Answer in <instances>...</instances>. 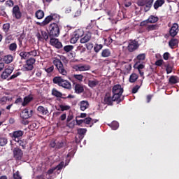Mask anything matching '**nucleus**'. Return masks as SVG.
<instances>
[{
    "instance_id": "de8ad7c7",
    "label": "nucleus",
    "mask_w": 179,
    "mask_h": 179,
    "mask_svg": "<svg viewBox=\"0 0 179 179\" xmlns=\"http://www.w3.org/2000/svg\"><path fill=\"white\" fill-rule=\"evenodd\" d=\"M45 71L47 72V73H52V72H54V65L46 66L45 68Z\"/></svg>"
},
{
    "instance_id": "a878e982",
    "label": "nucleus",
    "mask_w": 179,
    "mask_h": 179,
    "mask_svg": "<svg viewBox=\"0 0 179 179\" xmlns=\"http://www.w3.org/2000/svg\"><path fill=\"white\" fill-rule=\"evenodd\" d=\"M15 142L18 143L19 146L22 147V149H26V145H27V141L24 139H14Z\"/></svg>"
},
{
    "instance_id": "7ed1b4c3",
    "label": "nucleus",
    "mask_w": 179,
    "mask_h": 179,
    "mask_svg": "<svg viewBox=\"0 0 179 179\" xmlns=\"http://www.w3.org/2000/svg\"><path fill=\"white\" fill-rule=\"evenodd\" d=\"M53 64L55 65V66H56L59 73L63 75L64 76H66V75H68L66 65H64L61 59L55 57L53 59Z\"/></svg>"
},
{
    "instance_id": "c9c22d12",
    "label": "nucleus",
    "mask_w": 179,
    "mask_h": 179,
    "mask_svg": "<svg viewBox=\"0 0 179 179\" xmlns=\"http://www.w3.org/2000/svg\"><path fill=\"white\" fill-rule=\"evenodd\" d=\"M99 85V81L96 80H89L88 81V85L90 87H96V86H97Z\"/></svg>"
},
{
    "instance_id": "aec40b11",
    "label": "nucleus",
    "mask_w": 179,
    "mask_h": 179,
    "mask_svg": "<svg viewBox=\"0 0 179 179\" xmlns=\"http://www.w3.org/2000/svg\"><path fill=\"white\" fill-rule=\"evenodd\" d=\"M23 135H24V131L17 130L13 132L12 138L17 141V139H20V138H22Z\"/></svg>"
},
{
    "instance_id": "4d7b16f0",
    "label": "nucleus",
    "mask_w": 179,
    "mask_h": 179,
    "mask_svg": "<svg viewBox=\"0 0 179 179\" xmlns=\"http://www.w3.org/2000/svg\"><path fill=\"white\" fill-rule=\"evenodd\" d=\"M76 124V121L73 120L71 122H66V127H69V128H74Z\"/></svg>"
},
{
    "instance_id": "8fccbe9b",
    "label": "nucleus",
    "mask_w": 179,
    "mask_h": 179,
    "mask_svg": "<svg viewBox=\"0 0 179 179\" xmlns=\"http://www.w3.org/2000/svg\"><path fill=\"white\" fill-rule=\"evenodd\" d=\"M145 58L146 55L145 53L140 54L137 56V59H138V61H145Z\"/></svg>"
},
{
    "instance_id": "bf43d9fd",
    "label": "nucleus",
    "mask_w": 179,
    "mask_h": 179,
    "mask_svg": "<svg viewBox=\"0 0 179 179\" xmlns=\"http://www.w3.org/2000/svg\"><path fill=\"white\" fill-rule=\"evenodd\" d=\"M22 75V73L20 72H17L15 74H13L10 78H9V80H12V79H15V78H17V76Z\"/></svg>"
},
{
    "instance_id": "72a5a7b5",
    "label": "nucleus",
    "mask_w": 179,
    "mask_h": 179,
    "mask_svg": "<svg viewBox=\"0 0 179 179\" xmlns=\"http://www.w3.org/2000/svg\"><path fill=\"white\" fill-rule=\"evenodd\" d=\"M78 71H89L90 70V66L89 65H80L77 68Z\"/></svg>"
},
{
    "instance_id": "2f4dec72",
    "label": "nucleus",
    "mask_w": 179,
    "mask_h": 179,
    "mask_svg": "<svg viewBox=\"0 0 179 179\" xmlns=\"http://www.w3.org/2000/svg\"><path fill=\"white\" fill-rule=\"evenodd\" d=\"M3 61L6 64H10L13 61V56L12 55L4 56Z\"/></svg>"
},
{
    "instance_id": "5701e85b",
    "label": "nucleus",
    "mask_w": 179,
    "mask_h": 179,
    "mask_svg": "<svg viewBox=\"0 0 179 179\" xmlns=\"http://www.w3.org/2000/svg\"><path fill=\"white\" fill-rule=\"evenodd\" d=\"M101 56L102 58H108V57H111V50L108 48L102 50Z\"/></svg>"
},
{
    "instance_id": "393cba45",
    "label": "nucleus",
    "mask_w": 179,
    "mask_h": 179,
    "mask_svg": "<svg viewBox=\"0 0 179 179\" xmlns=\"http://www.w3.org/2000/svg\"><path fill=\"white\" fill-rule=\"evenodd\" d=\"M80 110L81 111H85V110H87V108H89V101H81L80 102Z\"/></svg>"
},
{
    "instance_id": "6e6d98bb",
    "label": "nucleus",
    "mask_w": 179,
    "mask_h": 179,
    "mask_svg": "<svg viewBox=\"0 0 179 179\" xmlns=\"http://www.w3.org/2000/svg\"><path fill=\"white\" fill-rule=\"evenodd\" d=\"M166 66V71L167 75H169V73H171L173 72V67H171V66H170L169 64H167Z\"/></svg>"
},
{
    "instance_id": "6ab92c4d",
    "label": "nucleus",
    "mask_w": 179,
    "mask_h": 179,
    "mask_svg": "<svg viewBox=\"0 0 179 179\" xmlns=\"http://www.w3.org/2000/svg\"><path fill=\"white\" fill-rule=\"evenodd\" d=\"M83 37L80 39L81 44H85V43H89L90 40L92 39V34L88 32L87 34H83Z\"/></svg>"
},
{
    "instance_id": "dca6fc26",
    "label": "nucleus",
    "mask_w": 179,
    "mask_h": 179,
    "mask_svg": "<svg viewBox=\"0 0 179 179\" xmlns=\"http://www.w3.org/2000/svg\"><path fill=\"white\" fill-rule=\"evenodd\" d=\"M14 69H15L13 68V66H8L6 69H5V70L3 71V73L1 75V79H8V78L10 76V74L12 73V72H13Z\"/></svg>"
},
{
    "instance_id": "bb28decb",
    "label": "nucleus",
    "mask_w": 179,
    "mask_h": 179,
    "mask_svg": "<svg viewBox=\"0 0 179 179\" xmlns=\"http://www.w3.org/2000/svg\"><path fill=\"white\" fill-rule=\"evenodd\" d=\"M138 63H136L135 65H134V68H136V69H138L139 73H140V76H143L144 75V73L143 71H142L141 69H143L145 68V65L144 64H138Z\"/></svg>"
},
{
    "instance_id": "1a4fd4ad",
    "label": "nucleus",
    "mask_w": 179,
    "mask_h": 179,
    "mask_svg": "<svg viewBox=\"0 0 179 179\" xmlns=\"http://www.w3.org/2000/svg\"><path fill=\"white\" fill-rule=\"evenodd\" d=\"M13 158L16 162H20L23 159V150L19 148H15L13 150Z\"/></svg>"
},
{
    "instance_id": "c85d7f7f",
    "label": "nucleus",
    "mask_w": 179,
    "mask_h": 179,
    "mask_svg": "<svg viewBox=\"0 0 179 179\" xmlns=\"http://www.w3.org/2000/svg\"><path fill=\"white\" fill-rule=\"evenodd\" d=\"M147 21L148 23H157V22H159V17L155 15H150Z\"/></svg>"
},
{
    "instance_id": "680f3d73",
    "label": "nucleus",
    "mask_w": 179,
    "mask_h": 179,
    "mask_svg": "<svg viewBox=\"0 0 179 179\" xmlns=\"http://www.w3.org/2000/svg\"><path fill=\"white\" fill-rule=\"evenodd\" d=\"M124 5L125 8H129V6L132 5V3L131 2V0H124Z\"/></svg>"
},
{
    "instance_id": "58836bf2",
    "label": "nucleus",
    "mask_w": 179,
    "mask_h": 179,
    "mask_svg": "<svg viewBox=\"0 0 179 179\" xmlns=\"http://www.w3.org/2000/svg\"><path fill=\"white\" fill-rule=\"evenodd\" d=\"M28 54L29 57H38V55H40V54H38V52H37V50L36 49L31 50V51L28 52Z\"/></svg>"
},
{
    "instance_id": "a211bd4d",
    "label": "nucleus",
    "mask_w": 179,
    "mask_h": 179,
    "mask_svg": "<svg viewBox=\"0 0 179 179\" xmlns=\"http://www.w3.org/2000/svg\"><path fill=\"white\" fill-rule=\"evenodd\" d=\"M75 93L77 94H80V93H83L85 92V87L82 84H79L77 83H73Z\"/></svg>"
},
{
    "instance_id": "13d9d810",
    "label": "nucleus",
    "mask_w": 179,
    "mask_h": 179,
    "mask_svg": "<svg viewBox=\"0 0 179 179\" xmlns=\"http://www.w3.org/2000/svg\"><path fill=\"white\" fill-rule=\"evenodd\" d=\"M6 5H7V6H9V8H12L15 5V3L13 0H8L6 1Z\"/></svg>"
},
{
    "instance_id": "c756f323",
    "label": "nucleus",
    "mask_w": 179,
    "mask_h": 179,
    "mask_svg": "<svg viewBox=\"0 0 179 179\" xmlns=\"http://www.w3.org/2000/svg\"><path fill=\"white\" fill-rule=\"evenodd\" d=\"M35 16L38 20L43 19L44 17V11L43 10H38L35 13Z\"/></svg>"
},
{
    "instance_id": "cd10ccee",
    "label": "nucleus",
    "mask_w": 179,
    "mask_h": 179,
    "mask_svg": "<svg viewBox=\"0 0 179 179\" xmlns=\"http://www.w3.org/2000/svg\"><path fill=\"white\" fill-rule=\"evenodd\" d=\"M32 100H33V97L30 96H25L24 98V101L22 103V107H26V106L28 105L29 103H30V101H31Z\"/></svg>"
},
{
    "instance_id": "49530a36",
    "label": "nucleus",
    "mask_w": 179,
    "mask_h": 179,
    "mask_svg": "<svg viewBox=\"0 0 179 179\" xmlns=\"http://www.w3.org/2000/svg\"><path fill=\"white\" fill-rule=\"evenodd\" d=\"M178 81L177 80V78H176V76H172L169 78V83H171V85H176V83H178Z\"/></svg>"
},
{
    "instance_id": "37998d69",
    "label": "nucleus",
    "mask_w": 179,
    "mask_h": 179,
    "mask_svg": "<svg viewBox=\"0 0 179 179\" xmlns=\"http://www.w3.org/2000/svg\"><path fill=\"white\" fill-rule=\"evenodd\" d=\"M72 50H73V45H67L64 47V50L65 51V52H71Z\"/></svg>"
},
{
    "instance_id": "39448f33",
    "label": "nucleus",
    "mask_w": 179,
    "mask_h": 179,
    "mask_svg": "<svg viewBox=\"0 0 179 179\" xmlns=\"http://www.w3.org/2000/svg\"><path fill=\"white\" fill-rule=\"evenodd\" d=\"M140 45L141 44H139L138 41L136 39H131L128 42L127 50L129 51V52H134V51H136V50L139 48Z\"/></svg>"
},
{
    "instance_id": "20e7f679",
    "label": "nucleus",
    "mask_w": 179,
    "mask_h": 179,
    "mask_svg": "<svg viewBox=\"0 0 179 179\" xmlns=\"http://www.w3.org/2000/svg\"><path fill=\"white\" fill-rule=\"evenodd\" d=\"M49 37H58L59 36V27L58 24L53 22L49 25Z\"/></svg>"
},
{
    "instance_id": "c03bdc74",
    "label": "nucleus",
    "mask_w": 179,
    "mask_h": 179,
    "mask_svg": "<svg viewBox=\"0 0 179 179\" xmlns=\"http://www.w3.org/2000/svg\"><path fill=\"white\" fill-rule=\"evenodd\" d=\"M8 48L10 51H16V50L17 49V45L16 44V43H13L9 45Z\"/></svg>"
},
{
    "instance_id": "7c9ffc66",
    "label": "nucleus",
    "mask_w": 179,
    "mask_h": 179,
    "mask_svg": "<svg viewBox=\"0 0 179 179\" xmlns=\"http://www.w3.org/2000/svg\"><path fill=\"white\" fill-rule=\"evenodd\" d=\"M138 78H139L138 74H136V73L131 74V76L129 77L130 83H135V82H136V80H138Z\"/></svg>"
},
{
    "instance_id": "0eeeda50",
    "label": "nucleus",
    "mask_w": 179,
    "mask_h": 179,
    "mask_svg": "<svg viewBox=\"0 0 179 179\" xmlns=\"http://www.w3.org/2000/svg\"><path fill=\"white\" fill-rule=\"evenodd\" d=\"M114 101H116L118 104V100L114 99V95L111 96V93L107 92L103 99V104H106L107 106H113V103H114Z\"/></svg>"
},
{
    "instance_id": "f03ea898",
    "label": "nucleus",
    "mask_w": 179,
    "mask_h": 179,
    "mask_svg": "<svg viewBox=\"0 0 179 179\" xmlns=\"http://www.w3.org/2000/svg\"><path fill=\"white\" fill-rule=\"evenodd\" d=\"M53 83H55V85H58V86L64 87V89H67L68 90L72 89L71 83L69 80L62 78L61 76L55 77L53 78Z\"/></svg>"
},
{
    "instance_id": "ddd939ff",
    "label": "nucleus",
    "mask_w": 179,
    "mask_h": 179,
    "mask_svg": "<svg viewBox=\"0 0 179 179\" xmlns=\"http://www.w3.org/2000/svg\"><path fill=\"white\" fill-rule=\"evenodd\" d=\"M179 27L178 23H173L169 29V36L171 37H176L178 34Z\"/></svg>"
},
{
    "instance_id": "9b49d317",
    "label": "nucleus",
    "mask_w": 179,
    "mask_h": 179,
    "mask_svg": "<svg viewBox=\"0 0 179 179\" xmlns=\"http://www.w3.org/2000/svg\"><path fill=\"white\" fill-rule=\"evenodd\" d=\"M34 64H36V59L31 57L26 61V64L24 66L25 71H33L34 68Z\"/></svg>"
},
{
    "instance_id": "6e6552de",
    "label": "nucleus",
    "mask_w": 179,
    "mask_h": 179,
    "mask_svg": "<svg viewBox=\"0 0 179 179\" xmlns=\"http://www.w3.org/2000/svg\"><path fill=\"white\" fill-rule=\"evenodd\" d=\"M85 34V31L78 30L74 31L73 36L71 38L70 42L71 44H76L78 42V40L80 38V37H83Z\"/></svg>"
},
{
    "instance_id": "4be33fe9",
    "label": "nucleus",
    "mask_w": 179,
    "mask_h": 179,
    "mask_svg": "<svg viewBox=\"0 0 179 179\" xmlns=\"http://www.w3.org/2000/svg\"><path fill=\"white\" fill-rule=\"evenodd\" d=\"M38 114H41V115H48V109L47 108H44L43 106H39L37 108Z\"/></svg>"
},
{
    "instance_id": "423d86ee",
    "label": "nucleus",
    "mask_w": 179,
    "mask_h": 179,
    "mask_svg": "<svg viewBox=\"0 0 179 179\" xmlns=\"http://www.w3.org/2000/svg\"><path fill=\"white\" fill-rule=\"evenodd\" d=\"M154 1L155 0H138V6H145L144 10L148 12V10H150Z\"/></svg>"
},
{
    "instance_id": "774afa93",
    "label": "nucleus",
    "mask_w": 179,
    "mask_h": 179,
    "mask_svg": "<svg viewBox=\"0 0 179 179\" xmlns=\"http://www.w3.org/2000/svg\"><path fill=\"white\" fill-rule=\"evenodd\" d=\"M87 50H92L93 48V43H89L86 44Z\"/></svg>"
},
{
    "instance_id": "e2e57ef3",
    "label": "nucleus",
    "mask_w": 179,
    "mask_h": 179,
    "mask_svg": "<svg viewBox=\"0 0 179 179\" xmlns=\"http://www.w3.org/2000/svg\"><path fill=\"white\" fill-rule=\"evenodd\" d=\"M156 25H148L147 27L148 31H152V30H156Z\"/></svg>"
},
{
    "instance_id": "2eb2a0df",
    "label": "nucleus",
    "mask_w": 179,
    "mask_h": 179,
    "mask_svg": "<svg viewBox=\"0 0 179 179\" xmlns=\"http://www.w3.org/2000/svg\"><path fill=\"white\" fill-rule=\"evenodd\" d=\"M52 20H59V16L57 14H51L44 19L43 24L45 26H47V24L52 22Z\"/></svg>"
},
{
    "instance_id": "4468645a",
    "label": "nucleus",
    "mask_w": 179,
    "mask_h": 179,
    "mask_svg": "<svg viewBox=\"0 0 179 179\" xmlns=\"http://www.w3.org/2000/svg\"><path fill=\"white\" fill-rule=\"evenodd\" d=\"M34 113L33 110L29 111V109L25 108L22 111L20 117L22 120H28V118H31V117H33Z\"/></svg>"
},
{
    "instance_id": "5fc2aeb1",
    "label": "nucleus",
    "mask_w": 179,
    "mask_h": 179,
    "mask_svg": "<svg viewBox=\"0 0 179 179\" xmlns=\"http://www.w3.org/2000/svg\"><path fill=\"white\" fill-rule=\"evenodd\" d=\"M110 127L112 129H113L114 131H115L116 129H118V122H112V124H110Z\"/></svg>"
},
{
    "instance_id": "4c0bfd02",
    "label": "nucleus",
    "mask_w": 179,
    "mask_h": 179,
    "mask_svg": "<svg viewBox=\"0 0 179 179\" xmlns=\"http://www.w3.org/2000/svg\"><path fill=\"white\" fill-rule=\"evenodd\" d=\"M169 47H171V48H174V47H176V45H177V44H178V40L177 39H171L169 43Z\"/></svg>"
},
{
    "instance_id": "864d4df0",
    "label": "nucleus",
    "mask_w": 179,
    "mask_h": 179,
    "mask_svg": "<svg viewBox=\"0 0 179 179\" xmlns=\"http://www.w3.org/2000/svg\"><path fill=\"white\" fill-rule=\"evenodd\" d=\"M64 162H61L57 166L55 167V169L56 170H62V169H64Z\"/></svg>"
},
{
    "instance_id": "412c9836",
    "label": "nucleus",
    "mask_w": 179,
    "mask_h": 179,
    "mask_svg": "<svg viewBox=\"0 0 179 179\" xmlns=\"http://www.w3.org/2000/svg\"><path fill=\"white\" fill-rule=\"evenodd\" d=\"M52 96L55 97H57L59 99H62L63 96H65V94H62L61 92L58 91L56 88H53L52 90Z\"/></svg>"
},
{
    "instance_id": "f8f14e48",
    "label": "nucleus",
    "mask_w": 179,
    "mask_h": 179,
    "mask_svg": "<svg viewBox=\"0 0 179 179\" xmlns=\"http://www.w3.org/2000/svg\"><path fill=\"white\" fill-rule=\"evenodd\" d=\"M36 37L38 41H48L50 35H48V33L47 31L41 30V34L40 32H38L36 34Z\"/></svg>"
},
{
    "instance_id": "09e8293b",
    "label": "nucleus",
    "mask_w": 179,
    "mask_h": 179,
    "mask_svg": "<svg viewBox=\"0 0 179 179\" xmlns=\"http://www.w3.org/2000/svg\"><path fill=\"white\" fill-rule=\"evenodd\" d=\"M65 146V143L64 141H59L56 144V149H61Z\"/></svg>"
},
{
    "instance_id": "f704fd0d",
    "label": "nucleus",
    "mask_w": 179,
    "mask_h": 179,
    "mask_svg": "<svg viewBox=\"0 0 179 179\" xmlns=\"http://www.w3.org/2000/svg\"><path fill=\"white\" fill-rule=\"evenodd\" d=\"M19 55L21 57V59H27L29 57V52L26 51L20 52Z\"/></svg>"
},
{
    "instance_id": "0e129e2a",
    "label": "nucleus",
    "mask_w": 179,
    "mask_h": 179,
    "mask_svg": "<svg viewBox=\"0 0 179 179\" xmlns=\"http://www.w3.org/2000/svg\"><path fill=\"white\" fill-rule=\"evenodd\" d=\"M163 58L165 61H169V58H170V53L168 52L164 53Z\"/></svg>"
},
{
    "instance_id": "e433bc0d",
    "label": "nucleus",
    "mask_w": 179,
    "mask_h": 179,
    "mask_svg": "<svg viewBox=\"0 0 179 179\" xmlns=\"http://www.w3.org/2000/svg\"><path fill=\"white\" fill-rule=\"evenodd\" d=\"M12 98H9L8 96H3L0 99V104H5L7 101H11Z\"/></svg>"
},
{
    "instance_id": "f257e3e1",
    "label": "nucleus",
    "mask_w": 179,
    "mask_h": 179,
    "mask_svg": "<svg viewBox=\"0 0 179 179\" xmlns=\"http://www.w3.org/2000/svg\"><path fill=\"white\" fill-rule=\"evenodd\" d=\"M112 93L113 99L117 100V104H120L124 100V97H122V93H124V88L121 87V85L117 84L114 85L112 89Z\"/></svg>"
},
{
    "instance_id": "69168bd1",
    "label": "nucleus",
    "mask_w": 179,
    "mask_h": 179,
    "mask_svg": "<svg viewBox=\"0 0 179 179\" xmlns=\"http://www.w3.org/2000/svg\"><path fill=\"white\" fill-rule=\"evenodd\" d=\"M141 88V86L139 85H136L133 89H132V93L133 94H135V93H138V90Z\"/></svg>"
},
{
    "instance_id": "a18cd8bd",
    "label": "nucleus",
    "mask_w": 179,
    "mask_h": 179,
    "mask_svg": "<svg viewBox=\"0 0 179 179\" xmlns=\"http://www.w3.org/2000/svg\"><path fill=\"white\" fill-rule=\"evenodd\" d=\"M9 29H10V23L3 24V30L5 33H8V31H9Z\"/></svg>"
},
{
    "instance_id": "3c124183",
    "label": "nucleus",
    "mask_w": 179,
    "mask_h": 179,
    "mask_svg": "<svg viewBox=\"0 0 179 179\" xmlns=\"http://www.w3.org/2000/svg\"><path fill=\"white\" fill-rule=\"evenodd\" d=\"M8 143V139L6 138H0V146H5Z\"/></svg>"
},
{
    "instance_id": "f3484780",
    "label": "nucleus",
    "mask_w": 179,
    "mask_h": 179,
    "mask_svg": "<svg viewBox=\"0 0 179 179\" xmlns=\"http://www.w3.org/2000/svg\"><path fill=\"white\" fill-rule=\"evenodd\" d=\"M50 44L53 47H55V48H62V43L59 41L57 38L50 37Z\"/></svg>"
},
{
    "instance_id": "052dcab7",
    "label": "nucleus",
    "mask_w": 179,
    "mask_h": 179,
    "mask_svg": "<svg viewBox=\"0 0 179 179\" xmlns=\"http://www.w3.org/2000/svg\"><path fill=\"white\" fill-rule=\"evenodd\" d=\"M13 177L14 179H22V176H20V174L19 173L18 171L13 173Z\"/></svg>"
},
{
    "instance_id": "ea45409f",
    "label": "nucleus",
    "mask_w": 179,
    "mask_h": 179,
    "mask_svg": "<svg viewBox=\"0 0 179 179\" xmlns=\"http://www.w3.org/2000/svg\"><path fill=\"white\" fill-rule=\"evenodd\" d=\"M103 45L102 44H95L94 47V50L95 52H100V50H102Z\"/></svg>"
},
{
    "instance_id": "a19ab883",
    "label": "nucleus",
    "mask_w": 179,
    "mask_h": 179,
    "mask_svg": "<svg viewBox=\"0 0 179 179\" xmlns=\"http://www.w3.org/2000/svg\"><path fill=\"white\" fill-rule=\"evenodd\" d=\"M61 111H68V110H71V106L69 105H59V106Z\"/></svg>"
},
{
    "instance_id": "9d476101",
    "label": "nucleus",
    "mask_w": 179,
    "mask_h": 179,
    "mask_svg": "<svg viewBox=\"0 0 179 179\" xmlns=\"http://www.w3.org/2000/svg\"><path fill=\"white\" fill-rule=\"evenodd\" d=\"M12 15L15 19H17V20H20L22 16V11H20V7H19L17 5L14 6L12 10Z\"/></svg>"
},
{
    "instance_id": "79ce46f5",
    "label": "nucleus",
    "mask_w": 179,
    "mask_h": 179,
    "mask_svg": "<svg viewBox=\"0 0 179 179\" xmlns=\"http://www.w3.org/2000/svg\"><path fill=\"white\" fill-rule=\"evenodd\" d=\"M87 131V130L86 129H78L77 130V132H78V135H80L81 136V138L83 139V135H85V134H86Z\"/></svg>"
},
{
    "instance_id": "b1692460",
    "label": "nucleus",
    "mask_w": 179,
    "mask_h": 179,
    "mask_svg": "<svg viewBox=\"0 0 179 179\" xmlns=\"http://www.w3.org/2000/svg\"><path fill=\"white\" fill-rule=\"evenodd\" d=\"M166 1L164 0H156V1L154 3V9L155 10H157L159 8H162L163 5H164Z\"/></svg>"
},
{
    "instance_id": "338daca9",
    "label": "nucleus",
    "mask_w": 179,
    "mask_h": 179,
    "mask_svg": "<svg viewBox=\"0 0 179 179\" xmlns=\"http://www.w3.org/2000/svg\"><path fill=\"white\" fill-rule=\"evenodd\" d=\"M90 122H92V117H86L84 119V124H87V125L90 124Z\"/></svg>"
},
{
    "instance_id": "473e14b6",
    "label": "nucleus",
    "mask_w": 179,
    "mask_h": 179,
    "mask_svg": "<svg viewBox=\"0 0 179 179\" xmlns=\"http://www.w3.org/2000/svg\"><path fill=\"white\" fill-rule=\"evenodd\" d=\"M73 79H75V80H77L78 82H83L85 76H83V75L82 74H74L73 75Z\"/></svg>"
},
{
    "instance_id": "603ef678",
    "label": "nucleus",
    "mask_w": 179,
    "mask_h": 179,
    "mask_svg": "<svg viewBox=\"0 0 179 179\" xmlns=\"http://www.w3.org/2000/svg\"><path fill=\"white\" fill-rule=\"evenodd\" d=\"M163 64H164V61L162 59H160L155 62V65H156V66H162Z\"/></svg>"
}]
</instances>
